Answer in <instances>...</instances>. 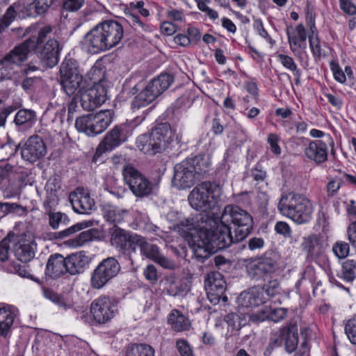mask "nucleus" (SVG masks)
I'll use <instances>...</instances> for the list:
<instances>
[{"mask_svg": "<svg viewBox=\"0 0 356 356\" xmlns=\"http://www.w3.org/2000/svg\"><path fill=\"white\" fill-rule=\"evenodd\" d=\"M44 296L57 305L60 308L64 309H67L72 307V304L70 302H67L63 296L56 293L54 291L44 288L42 289Z\"/></svg>", "mask_w": 356, "mask_h": 356, "instance_id": "a19ab883", "label": "nucleus"}, {"mask_svg": "<svg viewBox=\"0 0 356 356\" xmlns=\"http://www.w3.org/2000/svg\"><path fill=\"white\" fill-rule=\"evenodd\" d=\"M122 175L125 183L137 197H145L152 193L153 184L134 167L124 165Z\"/></svg>", "mask_w": 356, "mask_h": 356, "instance_id": "4468645a", "label": "nucleus"}, {"mask_svg": "<svg viewBox=\"0 0 356 356\" xmlns=\"http://www.w3.org/2000/svg\"><path fill=\"white\" fill-rule=\"evenodd\" d=\"M283 327L270 333L269 342L264 352L266 356H269L275 348H279L283 344Z\"/></svg>", "mask_w": 356, "mask_h": 356, "instance_id": "ea45409f", "label": "nucleus"}, {"mask_svg": "<svg viewBox=\"0 0 356 356\" xmlns=\"http://www.w3.org/2000/svg\"><path fill=\"white\" fill-rule=\"evenodd\" d=\"M307 145L304 148L305 157L316 165H321L327 160V144L322 140H307Z\"/></svg>", "mask_w": 356, "mask_h": 356, "instance_id": "5701e85b", "label": "nucleus"}, {"mask_svg": "<svg viewBox=\"0 0 356 356\" xmlns=\"http://www.w3.org/2000/svg\"><path fill=\"white\" fill-rule=\"evenodd\" d=\"M49 224L54 229H58L60 226L67 225L70 222L68 216L61 212H49Z\"/></svg>", "mask_w": 356, "mask_h": 356, "instance_id": "79ce46f5", "label": "nucleus"}, {"mask_svg": "<svg viewBox=\"0 0 356 356\" xmlns=\"http://www.w3.org/2000/svg\"><path fill=\"white\" fill-rule=\"evenodd\" d=\"M222 195V188L213 181H203L191 191L188 200L191 207L197 211L209 212L217 206Z\"/></svg>", "mask_w": 356, "mask_h": 356, "instance_id": "39448f33", "label": "nucleus"}, {"mask_svg": "<svg viewBox=\"0 0 356 356\" xmlns=\"http://www.w3.org/2000/svg\"><path fill=\"white\" fill-rule=\"evenodd\" d=\"M132 127L128 123H122L113 127L104 136L96 149L93 156V161L96 162L97 159L102 154L111 152L126 142L132 135Z\"/></svg>", "mask_w": 356, "mask_h": 356, "instance_id": "f8f14e48", "label": "nucleus"}, {"mask_svg": "<svg viewBox=\"0 0 356 356\" xmlns=\"http://www.w3.org/2000/svg\"><path fill=\"white\" fill-rule=\"evenodd\" d=\"M127 356H155L152 346L147 343H134L127 347Z\"/></svg>", "mask_w": 356, "mask_h": 356, "instance_id": "e433bc0d", "label": "nucleus"}, {"mask_svg": "<svg viewBox=\"0 0 356 356\" xmlns=\"http://www.w3.org/2000/svg\"><path fill=\"white\" fill-rule=\"evenodd\" d=\"M80 94V104L85 111H92L100 106L106 101V90L97 83L88 89H84Z\"/></svg>", "mask_w": 356, "mask_h": 356, "instance_id": "a211bd4d", "label": "nucleus"}, {"mask_svg": "<svg viewBox=\"0 0 356 356\" xmlns=\"http://www.w3.org/2000/svg\"><path fill=\"white\" fill-rule=\"evenodd\" d=\"M110 245L118 253V257L132 262V255L136 253L140 234L122 229L118 225L108 229Z\"/></svg>", "mask_w": 356, "mask_h": 356, "instance_id": "0eeeda50", "label": "nucleus"}, {"mask_svg": "<svg viewBox=\"0 0 356 356\" xmlns=\"http://www.w3.org/2000/svg\"><path fill=\"white\" fill-rule=\"evenodd\" d=\"M283 343L285 350L289 353L294 352L298 344V332L296 324H287L283 327Z\"/></svg>", "mask_w": 356, "mask_h": 356, "instance_id": "7c9ffc66", "label": "nucleus"}, {"mask_svg": "<svg viewBox=\"0 0 356 356\" xmlns=\"http://www.w3.org/2000/svg\"><path fill=\"white\" fill-rule=\"evenodd\" d=\"M13 241L14 254L19 261L27 263L34 258L37 243L32 233L27 232L17 235L14 234Z\"/></svg>", "mask_w": 356, "mask_h": 356, "instance_id": "2eb2a0df", "label": "nucleus"}, {"mask_svg": "<svg viewBox=\"0 0 356 356\" xmlns=\"http://www.w3.org/2000/svg\"><path fill=\"white\" fill-rule=\"evenodd\" d=\"M344 331L349 341L356 345V314L345 323Z\"/></svg>", "mask_w": 356, "mask_h": 356, "instance_id": "49530a36", "label": "nucleus"}, {"mask_svg": "<svg viewBox=\"0 0 356 356\" xmlns=\"http://www.w3.org/2000/svg\"><path fill=\"white\" fill-rule=\"evenodd\" d=\"M122 26L114 20L99 23L84 36L82 43L88 52L96 54L111 49L122 40Z\"/></svg>", "mask_w": 356, "mask_h": 356, "instance_id": "f03ea898", "label": "nucleus"}, {"mask_svg": "<svg viewBox=\"0 0 356 356\" xmlns=\"http://www.w3.org/2000/svg\"><path fill=\"white\" fill-rule=\"evenodd\" d=\"M173 82V76L170 74H161L152 79L145 87L155 98L166 90Z\"/></svg>", "mask_w": 356, "mask_h": 356, "instance_id": "cd10ccee", "label": "nucleus"}, {"mask_svg": "<svg viewBox=\"0 0 356 356\" xmlns=\"http://www.w3.org/2000/svg\"><path fill=\"white\" fill-rule=\"evenodd\" d=\"M301 248L306 253V258L309 261H316L324 254V246L321 237L316 234H311L303 237Z\"/></svg>", "mask_w": 356, "mask_h": 356, "instance_id": "b1692460", "label": "nucleus"}, {"mask_svg": "<svg viewBox=\"0 0 356 356\" xmlns=\"http://www.w3.org/2000/svg\"><path fill=\"white\" fill-rule=\"evenodd\" d=\"M253 224L252 216L248 211L232 204L225 207L220 220H209V227L202 226L195 230L189 220L180 223L191 235L189 245L200 262H204L211 254L232 243L245 239L252 232Z\"/></svg>", "mask_w": 356, "mask_h": 356, "instance_id": "f257e3e1", "label": "nucleus"}, {"mask_svg": "<svg viewBox=\"0 0 356 356\" xmlns=\"http://www.w3.org/2000/svg\"><path fill=\"white\" fill-rule=\"evenodd\" d=\"M356 262L354 260H346L343 263L341 277L348 282H352L356 277Z\"/></svg>", "mask_w": 356, "mask_h": 356, "instance_id": "37998d69", "label": "nucleus"}, {"mask_svg": "<svg viewBox=\"0 0 356 356\" xmlns=\"http://www.w3.org/2000/svg\"><path fill=\"white\" fill-rule=\"evenodd\" d=\"M176 347L181 356H194L192 348L186 339H180L177 340Z\"/></svg>", "mask_w": 356, "mask_h": 356, "instance_id": "603ef678", "label": "nucleus"}, {"mask_svg": "<svg viewBox=\"0 0 356 356\" xmlns=\"http://www.w3.org/2000/svg\"><path fill=\"white\" fill-rule=\"evenodd\" d=\"M264 246V240L261 237H252L248 241V248L251 251L260 250Z\"/></svg>", "mask_w": 356, "mask_h": 356, "instance_id": "69168bd1", "label": "nucleus"}, {"mask_svg": "<svg viewBox=\"0 0 356 356\" xmlns=\"http://www.w3.org/2000/svg\"><path fill=\"white\" fill-rule=\"evenodd\" d=\"M275 232L285 238L291 237V229L288 223L283 221L277 222L275 226Z\"/></svg>", "mask_w": 356, "mask_h": 356, "instance_id": "e2e57ef3", "label": "nucleus"}, {"mask_svg": "<svg viewBox=\"0 0 356 356\" xmlns=\"http://www.w3.org/2000/svg\"><path fill=\"white\" fill-rule=\"evenodd\" d=\"M334 255L339 259H345L350 252V245L345 241H337L332 246Z\"/></svg>", "mask_w": 356, "mask_h": 356, "instance_id": "8fccbe9b", "label": "nucleus"}, {"mask_svg": "<svg viewBox=\"0 0 356 356\" xmlns=\"http://www.w3.org/2000/svg\"><path fill=\"white\" fill-rule=\"evenodd\" d=\"M88 225L86 222H78L63 231L54 233V238L56 239H63L66 237H68L76 232L83 229L87 227Z\"/></svg>", "mask_w": 356, "mask_h": 356, "instance_id": "a18cd8bd", "label": "nucleus"}, {"mask_svg": "<svg viewBox=\"0 0 356 356\" xmlns=\"http://www.w3.org/2000/svg\"><path fill=\"white\" fill-rule=\"evenodd\" d=\"M280 255L268 250L258 257L252 258L245 266L248 276L252 280H265L280 268Z\"/></svg>", "mask_w": 356, "mask_h": 356, "instance_id": "6e6552de", "label": "nucleus"}, {"mask_svg": "<svg viewBox=\"0 0 356 356\" xmlns=\"http://www.w3.org/2000/svg\"><path fill=\"white\" fill-rule=\"evenodd\" d=\"M15 315L12 307L6 305L0 307V334L6 337L13 324Z\"/></svg>", "mask_w": 356, "mask_h": 356, "instance_id": "473e14b6", "label": "nucleus"}, {"mask_svg": "<svg viewBox=\"0 0 356 356\" xmlns=\"http://www.w3.org/2000/svg\"><path fill=\"white\" fill-rule=\"evenodd\" d=\"M280 140V138L276 134L270 133L268 135L267 142L270 145L271 152L276 155L281 154V147L278 144Z\"/></svg>", "mask_w": 356, "mask_h": 356, "instance_id": "5fc2aeb1", "label": "nucleus"}, {"mask_svg": "<svg viewBox=\"0 0 356 356\" xmlns=\"http://www.w3.org/2000/svg\"><path fill=\"white\" fill-rule=\"evenodd\" d=\"M46 154V145L38 135L30 136L21 148L22 158L31 163L43 158Z\"/></svg>", "mask_w": 356, "mask_h": 356, "instance_id": "6ab92c4d", "label": "nucleus"}, {"mask_svg": "<svg viewBox=\"0 0 356 356\" xmlns=\"http://www.w3.org/2000/svg\"><path fill=\"white\" fill-rule=\"evenodd\" d=\"M129 217V210L114 207H108L105 209L104 212V218L105 220L114 225L127 221Z\"/></svg>", "mask_w": 356, "mask_h": 356, "instance_id": "72a5a7b5", "label": "nucleus"}, {"mask_svg": "<svg viewBox=\"0 0 356 356\" xmlns=\"http://www.w3.org/2000/svg\"><path fill=\"white\" fill-rule=\"evenodd\" d=\"M137 248H139L143 256L157 263L163 268L170 270L175 268L176 264L172 260L162 254L156 245L149 243L147 238L141 235Z\"/></svg>", "mask_w": 356, "mask_h": 356, "instance_id": "aec40b11", "label": "nucleus"}, {"mask_svg": "<svg viewBox=\"0 0 356 356\" xmlns=\"http://www.w3.org/2000/svg\"><path fill=\"white\" fill-rule=\"evenodd\" d=\"M277 58L278 60L286 69L293 72L299 70L292 57L288 55L280 54L277 55Z\"/></svg>", "mask_w": 356, "mask_h": 356, "instance_id": "864d4df0", "label": "nucleus"}, {"mask_svg": "<svg viewBox=\"0 0 356 356\" xmlns=\"http://www.w3.org/2000/svg\"><path fill=\"white\" fill-rule=\"evenodd\" d=\"M69 200L73 210L81 214L88 213L95 207V200L90 193L83 188H77L69 195Z\"/></svg>", "mask_w": 356, "mask_h": 356, "instance_id": "4be33fe9", "label": "nucleus"}, {"mask_svg": "<svg viewBox=\"0 0 356 356\" xmlns=\"http://www.w3.org/2000/svg\"><path fill=\"white\" fill-rule=\"evenodd\" d=\"M114 111L102 110L95 113L77 118L75 122L76 129L88 136H95L103 133L113 122Z\"/></svg>", "mask_w": 356, "mask_h": 356, "instance_id": "9d476101", "label": "nucleus"}, {"mask_svg": "<svg viewBox=\"0 0 356 356\" xmlns=\"http://www.w3.org/2000/svg\"><path fill=\"white\" fill-rule=\"evenodd\" d=\"M14 238V234L10 232L6 237H5L0 242V261L4 262L8 259L10 244Z\"/></svg>", "mask_w": 356, "mask_h": 356, "instance_id": "de8ad7c7", "label": "nucleus"}, {"mask_svg": "<svg viewBox=\"0 0 356 356\" xmlns=\"http://www.w3.org/2000/svg\"><path fill=\"white\" fill-rule=\"evenodd\" d=\"M67 273L65 257L58 253L50 255L48 259L45 274L55 279Z\"/></svg>", "mask_w": 356, "mask_h": 356, "instance_id": "bb28decb", "label": "nucleus"}, {"mask_svg": "<svg viewBox=\"0 0 356 356\" xmlns=\"http://www.w3.org/2000/svg\"><path fill=\"white\" fill-rule=\"evenodd\" d=\"M277 209L281 214L298 225L309 222L314 212L311 201L305 196L296 193L282 195Z\"/></svg>", "mask_w": 356, "mask_h": 356, "instance_id": "7ed1b4c3", "label": "nucleus"}, {"mask_svg": "<svg viewBox=\"0 0 356 356\" xmlns=\"http://www.w3.org/2000/svg\"><path fill=\"white\" fill-rule=\"evenodd\" d=\"M143 275L145 279L152 283L157 282L159 278L156 268L152 264L146 266L143 270Z\"/></svg>", "mask_w": 356, "mask_h": 356, "instance_id": "052dcab7", "label": "nucleus"}, {"mask_svg": "<svg viewBox=\"0 0 356 356\" xmlns=\"http://www.w3.org/2000/svg\"><path fill=\"white\" fill-rule=\"evenodd\" d=\"M343 184L341 179H332L327 184V193L328 196L336 195Z\"/></svg>", "mask_w": 356, "mask_h": 356, "instance_id": "680f3d73", "label": "nucleus"}, {"mask_svg": "<svg viewBox=\"0 0 356 356\" xmlns=\"http://www.w3.org/2000/svg\"><path fill=\"white\" fill-rule=\"evenodd\" d=\"M118 310L117 302L106 296L94 300L90 305V312L95 321L99 324L111 321L117 314Z\"/></svg>", "mask_w": 356, "mask_h": 356, "instance_id": "dca6fc26", "label": "nucleus"}, {"mask_svg": "<svg viewBox=\"0 0 356 356\" xmlns=\"http://www.w3.org/2000/svg\"><path fill=\"white\" fill-rule=\"evenodd\" d=\"M251 177L257 183L264 181L267 176L266 172L263 169L262 166L257 163L251 170Z\"/></svg>", "mask_w": 356, "mask_h": 356, "instance_id": "4d7b16f0", "label": "nucleus"}, {"mask_svg": "<svg viewBox=\"0 0 356 356\" xmlns=\"http://www.w3.org/2000/svg\"><path fill=\"white\" fill-rule=\"evenodd\" d=\"M253 28L257 31V33L264 38L270 44H274L275 41L270 36L267 31L264 29L263 22L261 19H256L254 20Z\"/></svg>", "mask_w": 356, "mask_h": 356, "instance_id": "3c124183", "label": "nucleus"}, {"mask_svg": "<svg viewBox=\"0 0 356 356\" xmlns=\"http://www.w3.org/2000/svg\"><path fill=\"white\" fill-rule=\"evenodd\" d=\"M97 232L95 229L81 232L73 241V245L76 247L82 246L88 242L93 241L96 238Z\"/></svg>", "mask_w": 356, "mask_h": 356, "instance_id": "c03bdc74", "label": "nucleus"}, {"mask_svg": "<svg viewBox=\"0 0 356 356\" xmlns=\"http://www.w3.org/2000/svg\"><path fill=\"white\" fill-rule=\"evenodd\" d=\"M60 84L65 92L71 96L76 91L81 92L87 88L77 61L66 58L60 67Z\"/></svg>", "mask_w": 356, "mask_h": 356, "instance_id": "1a4fd4ad", "label": "nucleus"}, {"mask_svg": "<svg viewBox=\"0 0 356 356\" xmlns=\"http://www.w3.org/2000/svg\"><path fill=\"white\" fill-rule=\"evenodd\" d=\"M175 137L169 123H160L150 133L139 136L136 145L144 154L153 156L165 150L172 143ZM176 140L177 143L179 142L178 136H176Z\"/></svg>", "mask_w": 356, "mask_h": 356, "instance_id": "20e7f679", "label": "nucleus"}, {"mask_svg": "<svg viewBox=\"0 0 356 356\" xmlns=\"http://www.w3.org/2000/svg\"><path fill=\"white\" fill-rule=\"evenodd\" d=\"M121 269L118 261L113 257L103 259L94 269L90 284L93 289L103 288L112 279L115 277Z\"/></svg>", "mask_w": 356, "mask_h": 356, "instance_id": "ddd939ff", "label": "nucleus"}, {"mask_svg": "<svg viewBox=\"0 0 356 356\" xmlns=\"http://www.w3.org/2000/svg\"><path fill=\"white\" fill-rule=\"evenodd\" d=\"M28 42L22 43L14 47L0 60V81L11 79L27 60L29 54L32 51Z\"/></svg>", "mask_w": 356, "mask_h": 356, "instance_id": "9b49d317", "label": "nucleus"}, {"mask_svg": "<svg viewBox=\"0 0 356 356\" xmlns=\"http://www.w3.org/2000/svg\"><path fill=\"white\" fill-rule=\"evenodd\" d=\"M286 314L287 310L282 307L268 310L269 321L275 323L279 322L286 316Z\"/></svg>", "mask_w": 356, "mask_h": 356, "instance_id": "6e6d98bb", "label": "nucleus"}, {"mask_svg": "<svg viewBox=\"0 0 356 356\" xmlns=\"http://www.w3.org/2000/svg\"><path fill=\"white\" fill-rule=\"evenodd\" d=\"M341 9L348 15H353L356 14V6L350 0H339Z\"/></svg>", "mask_w": 356, "mask_h": 356, "instance_id": "338daca9", "label": "nucleus"}, {"mask_svg": "<svg viewBox=\"0 0 356 356\" xmlns=\"http://www.w3.org/2000/svg\"><path fill=\"white\" fill-rule=\"evenodd\" d=\"M306 24L310 31L314 33L315 29V13L313 6L310 3H307L306 8Z\"/></svg>", "mask_w": 356, "mask_h": 356, "instance_id": "bf43d9fd", "label": "nucleus"}, {"mask_svg": "<svg viewBox=\"0 0 356 356\" xmlns=\"http://www.w3.org/2000/svg\"><path fill=\"white\" fill-rule=\"evenodd\" d=\"M83 3L84 0H65L63 8L67 11L74 12L81 8Z\"/></svg>", "mask_w": 356, "mask_h": 356, "instance_id": "0e129e2a", "label": "nucleus"}, {"mask_svg": "<svg viewBox=\"0 0 356 356\" xmlns=\"http://www.w3.org/2000/svg\"><path fill=\"white\" fill-rule=\"evenodd\" d=\"M204 286L207 294L215 295L211 303L216 305L219 302L225 289V281L219 273H210L204 281Z\"/></svg>", "mask_w": 356, "mask_h": 356, "instance_id": "393cba45", "label": "nucleus"}, {"mask_svg": "<svg viewBox=\"0 0 356 356\" xmlns=\"http://www.w3.org/2000/svg\"><path fill=\"white\" fill-rule=\"evenodd\" d=\"M348 239L351 245L356 248V221L350 223L347 228Z\"/></svg>", "mask_w": 356, "mask_h": 356, "instance_id": "774afa93", "label": "nucleus"}, {"mask_svg": "<svg viewBox=\"0 0 356 356\" xmlns=\"http://www.w3.org/2000/svg\"><path fill=\"white\" fill-rule=\"evenodd\" d=\"M224 321L227 323L228 329H230L234 334H238V331L246 323L243 316L236 313L227 314L224 318Z\"/></svg>", "mask_w": 356, "mask_h": 356, "instance_id": "4c0bfd02", "label": "nucleus"}, {"mask_svg": "<svg viewBox=\"0 0 356 356\" xmlns=\"http://www.w3.org/2000/svg\"><path fill=\"white\" fill-rule=\"evenodd\" d=\"M168 323L177 332L188 330L191 327L190 320L178 309H174L169 314Z\"/></svg>", "mask_w": 356, "mask_h": 356, "instance_id": "2f4dec72", "label": "nucleus"}, {"mask_svg": "<svg viewBox=\"0 0 356 356\" xmlns=\"http://www.w3.org/2000/svg\"><path fill=\"white\" fill-rule=\"evenodd\" d=\"M36 30L37 35H33L25 40L26 42H28L27 44L29 46H33L31 47L32 50L33 48L37 47V45L38 46L44 42L47 35L51 33L52 27L50 25H44Z\"/></svg>", "mask_w": 356, "mask_h": 356, "instance_id": "58836bf2", "label": "nucleus"}, {"mask_svg": "<svg viewBox=\"0 0 356 356\" xmlns=\"http://www.w3.org/2000/svg\"><path fill=\"white\" fill-rule=\"evenodd\" d=\"M54 0H35L33 3L29 4L27 6L24 7L26 13L25 15L27 17H36L40 15H42L47 11Z\"/></svg>", "mask_w": 356, "mask_h": 356, "instance_id": "c9c22d12", "label": "nucleus"}, {"mask_svg": "<svg viewBox=\"0 0 356 356\" xmlns=\"http://www.w3.org/2000/svg\"><path fill=\"white\" fill-rule=\"evenodd\" d=\"M37 121L36 112L32 109H19L15 115L13 123L19 131H26L35 124Z\"/></svg>", "mask_w": 356, "mask_h": 356, "instance_id": "a878e982", "label": "nucleus"}, {"mask_svg": "<svg viewBox=\"0 0 356 356\" xmlns=\"http://www.w3.org/2000/svg\"><path fill=\"white\" fill-rule=\"evenodd\" d=\"M280 294V285L277 280H269L261 288L254 286L241 293L237 298L238 307L252 308L266 303L268 298H275Z\"/></svg>", "mask_w": 356, "mask_h": 356, "instance_id": "423d86ee", "label": "nucleus"}, {"mask_svg": "<svg viewBox=\"0 0 356 356\" xmlns=\"http://www.w3.org/2000/svg\"><path fill=\"white\" fill-rule=\"evenodd\" d=\"M200 180L195 170L186 159L175 165L172 183L179 190L189 188Z\"/></svg>", "mask_w": 356, "mask_h": 356, "instance_id": "f3484780", "label": "nucleus"}, {"mask_svg": "<svg viewBox=\"0 0 356 356\" xmlns=\"http://www.w3.org/2000/svg\"><path fill=\"white\" fill-rule=\"evenodd\" d=\"M22 10V6L18 3H14L6 9L0 17V34L6 31Z\"/></svg>", "mask_w": 356, "mask_h": 356, "instance_id": "f704fd0d", "label": "nucleus"}, {"mask_svg": "<svg viewBox=\"0 0 356 356\" xmlns=\"http://www.w3.org/2000/svg\"><path fill=\"white\" fill-rule=\"evenodd\" d=\"M191 163L195 173L201 180L207 174L211 168V161L209 154H201L186 159Z\"/></svg>", "mask_w": 356, "mask_h": 356, "instance_id": "c85d7f7f", "label": "nucleus"}, {"mask_svg": "<svg viewBox=\"0 0 356 356\" xmlns=\"http://www.w3.org/2000/svg\"><path fill=\"white\" fill-rule=\"evenodd\" d=\"M256 200L259 211L261 213H266L269 200V197L267 193L259 191Z\"/></svg>", "mask_w": 356, "mask_h": 356, "instance_id": "13d9d810", "label": "nucleus"}, {"mask_svg": "<svg viewBox=\"0 0 356 356\" xmlns=\"http://www.w3.org/2000/svg\"><path fill=\"white\" fill-rule=\"evenodd\" d=\"M40 63L45 67L52 68L58 63L59 44L56 40L49 39L45 44L37 45L33 50Z\"/></svg>", "mask_w": 356, "mask_h": 356, "instance_id": "412c9836", "label": "nucleus"}, {"mask_svg": "<svg viewBox=\"0 0 356 356\" xmlns=\"http://www.w3.org/2000/svg\"><path fill=\"white\" fill-rule=\"evenodd\" d=\"M66 270L71 275H75L83 271L88 264V257L83 252L72 254L65 257Z\"/></svg>", "mask_w": 356, "mask_h": 356, "instance_id": "c756f323", "label": "nucleus"}, {"mask_svg": "<svg viewBox=\"0 0 356 356\" xmlns=\"http://www.w3.org/2000/svg\"><path fill=\"white\" fill-rule=\"evenodd\" d=\"M128 21L130 24L137 31H143L145 32H151L152 26L140 20V17L135 14L131 13L128 16Z\"/></svg>", "mask_w": 356, "mask_h": 356, "instance_id": "09e8293b", "label": "nucleus"}]
</instances>
